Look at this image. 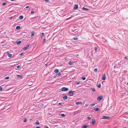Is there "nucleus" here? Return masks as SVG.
<instances>
[{
	"instance_id": "f257e3e1",
	"label": "nucleus",
	"mask_w": 128,
	"mask_h": 128,
	"mask_svg": "<svg viewBox=\"0 0 128 128\" xmlns=\"http://www.w3.org/2000/svg\"><path fill=\"white\" fill-rule=\"evenodd\" d=\"M66 44L67 46L69 47L70 48H72L73 46V44L69 41H67L66 42Z\"/></svg>"
},
{
	"instance_id": "f03ea898",
	"label": "nucleus",
	"mask_w": 128,
	"mask_h": 128,
	"mask_svg": "<svg viewBox=\"0 0 128 128\" xmlns=\"http://www.w3.org/2000/svg\"><path fill=\"white\" fill-rule=\"evenodd\" d=\"M68 88L66 87H62L61 89L60 90V91H67L68 90Z\"/></svg>"
},
{
	"instance_id": "7ed1b4c3",
	"label": "nucleus",
	"mask_w": 128,
	"mask_h": 128,
	"mask_svg": "<svg viewBox=\"0 0 128 128\" xmlns=\"http://www.w3.org/2000/svg\"><path fill=\"white\" fill-rule=\"evenodd\" d=\"M29 46V44H27L26 47L23 48L22 49V50H27V49L28 48Z\"/></svg>"
},
{
	"instance_id": "20e7f679",
	"label": "nucleus",
	"mask_w": 128,
	"mask_h": 128,
	"mask_svg": "<svg viewBox=\"0 0 128 128\" xmlns=\"http://www.w3.org/2000/svg\"><path fill=\"white\" fill-rule=\"evenodd\" d=\"M103 96H98V97L97 100L98 101H100L103 98Z\"/></svg>"
},
{
	"instance_id": "39448f33",
	"label": "nucleus",
	"mask_w": 128,
	"mask_h": 128,
	"mask_svg": "<svg viewBox=\"0 0 128 128\" xmlns=\"http://www.w3.org/2000/svg\"><path fill=\"white\" fill-rule=\"evenodd\" d=\"M106 74H104L102 76V80H105L106 78Z\"/></svg>"
},
{
	"instance_id": "423d86ee",
	"label": "nucleus",
	"mask_w": 128,
	"mask_h": 128,
	"mask_svg": "<svg viewBox=\"0 0 128 128\" xmlns=\"http://www.w3.org/2000/svg\"><path fill=\"white\" fill-rule=\"evenodd\" d=\"M73 91H70L68 92V94H69L71 96H73L74 95V93L73 92Z\"/></svg>"
},
{
	"instance_id": "0eeeda50",
	"label": "nucleus",
	"mask_w": 128,
	"mask_h": 128,
	"mask_svg": "<svg viewBox=\"0 0 128 128\" xmlns=\"http://www.w3.org/2000/svg\"><path fill=\"white\" fill-rule=\"evenodd\" d=\"M110 118V117L108 116H104L102 118L103 119H108Z\"/></svg>"
},
{
	"instance_id": "6e6552de",
	"label": "nucleus",
	"mask_w": 128,
	"mask_h": 128,
	"mask_svg": "<svg viewBox=\"0 0 128 128\" xmlns=\"http://www.w3.org/2000/svg\"><path fill=\"white\" fill-rule=\"evenodd\" d=\"M59 116H62V117H64L66 116V115L64 114H59L58 115Z\"/></svg>"
},
{
	"instance_id": "1a4fd4ad",
	"label": "nucleus",
	"mask_w": 128,
	"mask_h": 128,
	"mask_svg": "<svg viewBox=\"0 0 128 128\" xmlns=\"http://www.w3.org/2000/svg\"><path fill=\"white\" fill-rule=\"evenodd\" d=\"M78 8V5L77 4H75L74 6V9L75 10L77 9Z\"/></svg>"
},
{
	"instance_id": "9d476101",
	"label": "nucleus",
	"mask_w": 128,
	"mask_h": 128,
	"mask_svg": "<svg viewBox=\"0 0 128 128\" xmlns=\"http://www.w3.org/2000/svg\"><path fill=\"white\" fill-rule=\"evenodd\" d=\"M95 120L94 119L92 120V122L91 123L92 124V125H94L95 124Z\"/></svg>"
},
{
	"instance_id": "9b49d317",
	"label": "nucleus",
	"mask_w": 128,
	"mask_h": 128,
	"mask_svg": "<svg viewBox=\"0 0 128 128\" xmlns=\"http://www.w3.org/2000/svg\"><path fill=\"white\" fill-rule=\"evenodd\" d=\"M82 104V102H76V105H78V104Z\"/></svg>"
},
{
	"instance_id": "f8f14e48",
	"label": "nucleus",
	"mask_w": 128,
	"mask_h": 128,
	"mask_svg": "<svg viewBox=\"0 0 128 128\" xmlns=\"http://www.w3.org/2000/svg\"><path fill=\"white\" fill-rule=\"evenodd\" d=\"M17 76L18 78H22V76L21 75L17 74Z\"/></svg>"
},
{
	"instance_id": "ddd939ff",
	"label": "nucleus",
	"mask_w": 128,
	"mask_h": 128,
	"mask_svg": "<svg viewBox=\"0 0 128 128\" xmlns=\"http://www.w3.org/2000/svg\"><path fill=\"white\" fill-rule=\"evenodd\" d=\"M82 10L85 11L88 10H89V9L84 7H83L82 9Z\"/></svg>"
},
{
	"instance_id": "4468645a",
	"label": "nucleus",
	"mask_w": 128,
	"mask_h": 128,
	"mask_svg": "<svg viewBox=\"0 0 128 128\" xmlns=\"http://www.w3.org/2000/svg\"><path fill=\"white\" fill-rule=\"evenodd\" d=\"M21 43V41L20 40H17L16 41V43L18 44H20Z\"/></svg>"
},
{
	"instance_id": "2eb2a0df",
	"label": "nucleus",
	"mask_w": 128,
	"mask_h": 128,
	"mask_svg": "<svg viewBox=\"0 0 128 128\" xmlns=\"http://www.w3.org/2000/svg\"><path fill=\"white\" fill-rule=\"evenodd\" d=\"M61 75V74L60 73V72H59L58 73H56V76H60Z\"/></svg>"
},
{
	"instance_id": "dca6fc26",
	"label": "nucleus",
	"mask_w": 128,
	"mask_h": 128,
	"mask_svg": "<svg viewBox=\"0 0 128 128\" xmlns=\"http://www.w3.org/2000/svg\"><path fill=\"white\" fill-rule=\"evenodd\" d=\"M52 103L54 105H56V100H53L52 102Z\"/></svg>"
},
{
	"instance_id": "f3484780",
	"label": "nucleus",
	"mask_w": 128,
	"mask_h": 128,
	"mask_svg": "<svg viewBox=\"0 0 128 128\" xmlns=\"http://www.w3.org/2000/svg\"><path fill=\"white\" fill-rule=\"evenodd\" d=\"M99 110H100V109L99 108H95L94 109V110L96 111H98Z\"/></svg>"
},
{
	"instance_id": "a211bd4d",
	"label": "nucleus",
	"mask_w": 128,
	"mask_h": 128,
	"mask_svg": "<svg viewBox=\"0 0 128 128\" xmlns=\"http://www.w3.org/2000/svg\"><path fill=\"white\" fill-rule=\"evenodd\" d=\"M63 98L64 100L67 99L68 98V96L66 95L65 96L63 97Z\"/></svg>"
},
{
	"instance_id": "6ab92c4d",
	"label": "nucleus",
	"mask_w": 128,
	"mask_h": 128,
	"mask_svg": "<svg viewBox=\"0 0 128 128\" xmlns=\"http://www.w3.org/2000/svg\"><path fill=\"white\" fill-rule=\"evenodd\" d=\"M23 18V16H20L19 17V19L20 20H22Z\"/></svg>"
},
{
	"instance_id": "aec40b11",
	"label": "nucleus",
	"mask_w": 128,
	"mask_h": 128,
	"mask_svg": "<svg viewBox=\"0 0 128 128\" xmlns=\"http://www.w3.org/2000/svg\"><path fill=\"white\" fill-rule=\"evenodd\" d=\"M20 27L19 26H17L16 28V29L17 30H18L20 28Z\"/></svg>"
},
{
	"instance_id": "412c9836",
	"label": "nucleus",
	"mask_w": 128,
	"mask_h": 128,
	"mask_svg": "<svg viewBox=\"0 0 128 128\" xmlns=\"http://www.w3.org/2000/svg\"><path fill=\"white\" fill-rule=\"evenodd\" d=\"M7 55L10 58L12 56V54H8Z\"/></svg>"
},
{
	"instance_id": "4be33fe9",
	"label": "nucleus",
	"mask_w": 128,
	"mask_h": 128,
	"mask_svg": "<svg viewBox=\"0 0 128 128\" xmlns=\"http://www.w3.org/2000/svg\"><path fill=\"white\" fill-rule=\"evenodd\" d=\"M88 126V125L83 126H82V128H86Z\"/></svg>"
},
{
	"instance_id": "5701e85b",
	"label": "nucleus",
	"mask_w": 128,
	"mask_h": 128,
	"mask_svg": "<svg viewBox=\"0 0 128 128\" xmlns=\"http://www.w3.org/2000/svg\"><path fill=\"white\" fill-rule=\"evenodd\" d=\"M35 124H40V123H39L38 121V120H37Z\"/></svg>"
},
{
	"instance_id": "b1692460",
	"label": "nucleus",
	"mask_w": 128,
	"mask_h": 128,
	"mask_svg": "<svg viewBox=\"0 0 128 128\" xmlns=\"http://www.w3.org/2000/svg\"><path fill=\"white\" fill-rule=\"evenodd\" d=\"M34 32H32L30 36L32 37L33 36H34Z\"/></svg>"
},
{
	"instance_id": "393cba45",
	"label": "nucleus",
	"mask_w": 128,
	"mask_h": 128,
	"mask_svg": "<svg viewBox=\"0 0 128 128\" xmlns=\"http://www.w3.org/2000/svg\"><path fill=\"white\" fill-rule=\"evenodd\" d=\"M44 35V33L42 32V33L41 35L40 36L41 37H42V36H43Z\"/></svg>"
},
{
	"instance_id": "a878e982",
	"label": "nucleus",
	"mask_w": 128,
	"mask_h": 128,
	"mask_svg": "<svg viewBox=\"0 0 128 128\" xmlns=\"http://www.w3.org/2000/svg\"><path fill=\"white\" fill-rule=\"evenodd\" d=\"M46 41V39L45 38L43 40V44H45V43Z\"/></svg>"
},
{
	"instance_id": "bb28decb",
	"label": "nucleus",
	"mask_w": 128,
	"mask_h": 128,
	"mask_svg": "<svg viewBox=\"0 0 128 128\" xmlns=\"http://www.w3.org/2000/svg\"><path fill=\"white\" fill-rule=\"evenodd\" d=\"M99 88H101V84H98L97 86Z\"/></svg>"
},
{
	"instance_id": "cd10ccee",
	"label": "nucleus",
	"mask_w": 128,
	"mask_h": 128,
	"mask_svg": "<svg viewBox=\"0 0 128 128\" xmlns=\"http://www.w3.org/2000/svg\"><path fill=\"white\" fill-rule=\"evenodd\" d=\"M98 70V69L97 68H96L94 70V71L96 72Z\"/></svg>"
},
{
	"instance_id": "c85d7f7f",
	"label": "nucleus",
	"mask_w": 128,
	"mask_h": 128,
	"mask_svg": "<svg viewBox=\"0 0 128 128\" xmlns=\"http://www.w3.org/2000/svg\"><path fill=\"white\" fill-rule=\"evenodd\" d=\"M73 39L74 40H77L78 39V38L77 37H74V38Z\"/></svg>"
},
{
	"instance_id": "c756f323",
	"label": "nucleus",
	"mask_w": 128,
	"mask_h": 128,
	"mask_svg": "<svg viewBox=\"0 0 128 128\" xmlns=\"http://www.w3.org/2000/svg\"><path fill=\"white\" fill-rule=\"evenodd\" d=\"M26 121H27V119H26V118H24V120H23L24 122H26Z\"/></svg>"
},
{
	"instance_id": "7c9ffc66",
	"label": "nucleus",
	"mask_w": 128,
	"mask_h": 128,
	"mask_svg": "<svg viewBox=\"0 0 128 128\" xmlns=\"http://www.w3.org/2000/svg\"><path fill=\"white\" fill-rule=\"evenodd\" d=\"M73 63L72 62H69V64L70 65H72L73 64Z\"/></svg>"
},
{
	"instance_id": "2f4dec72",
	"label": "nucleus",
	"mask_w": 128,
	"mask_h": 128,
	"mask_svg": "<svg viewBox=\"0 0 128 128\" xmlns=\"http://www.w3.org/2000/svg\"><path fill=\"white\" fill-rule=\"evenodd\" d=\"M95 105V104H92L90 105V106L92 107V106H94Z\"/></svg>"
},
{
	"instance_id": "473e14b6",
	"label": "nucleus",
	"mask_w": 128,
	"mask_h": 128,
	"mask_svg": "<svg viewBox=\"0 0 128 128\" xmlns=\"http://www.w3.org/2000/svg\"><path fill=\"white\" fill-rule=\"evenodd\" d=\"M91 90L94 92L95 91V89L94 88H92Z\"/></svg>"
},
{
	"instance_id": "72a5a7b5",
	"label": "nucleus",
	"mask_w": 128,
	"mask_h": 128,
	"mask_svg": "<svg viewBox=\"0 0 128 128\" xmlns=\"http://www.w3.org/2000/svg\"><path fill=\"white\" fill-rule=\"evenodd\" d=\"M80 82H76V84L77 85H78L80 83Z\"/></svg>"
},
{
	"instance_id": "f704fd0d",
	"label": "nucleus",
	"mask_w": 128,
	"mask_h": 128,
	"mask_svg": "<svg viewBox=\"0 0 128 128\" xmlns=\"http://www.w3.org/2000/svg\"><path fill=\"white\" fill-rule=\"evenodd\" d=\"M15 16H14V17L12 16H11L10 17V20H11L12 19V18H14V17Z\"/></svg>"
},
{
	"instance_id": "c9c22d12",
	"label": "nucleus",
	"mask_w": 128,
	"mask_h": 128,
	"mask_svg": "<svg viewBox=\"0 0 128 128\" xmlns=\"http://www.w3.org/2000/svg\"><path fill=\"white\" fill-rule=\"evenodd\" d=\"M9 79V77H8V76L6 77L5 78V79L6 80H8V79Z\"/></svg>"
},
{
	"instance_id": "e433bc0d",
	"label": "nucleus",
	"mask_w": 128,
	"mask_h": 128,
	"mask_svg": "<svg viewBox=\"0 0 128 128\" xmlns=\"http://www.w3.org/2000/svg\"><path fill=\"white\" fill-rule=\"evenodd\" d=\"M6 4V3L5 2H4L2 3V5L3 6H4Z\"/></svg>"
},
{
	"instance_id": "4c0bfd02",
	"label": "nucleus",
	"mask_w": 128,
	"mask_h": 128,
	"mask_svg": "<svg viewBox=\"0 0 128 128\" xmlns=\"http://www.w3.org/2000/svg\"><path fill=\"white\" fill-rule=\"evenodd\" d=\"M82 79L84 80L86 79V78L85 77H84L82 78Z\"/></svg>"
},
{
	"instance_id": "58836bf2",
	"label": "nucleus",
	"mask_w": 128,
	"mask_h": 128,
	"mask_svg": "<svg viewBox=\"0 0 128 128\" xmlns=\"http://www.w3.org/2000/svg\"><path fill=\"white\" fill-rule=\"evenodd\" d=\"M20 67V66H17L16 67V68H19Z\"/></svg>"
},
{
	"instance_id": "ea45409f",
	"label": "nucleus",
	"mask_w": 128,
	"mask_h": 128,
	"mask_svg": "<svg viewBox=\"0 0 128 128\" xmlns=\"http://www.w3.org/2000/svg\"><path fill=\"white\" fill-rule=\"evenodd\" d=\"M30 13L32 14H33L34 13V11L33 10H32L30 12Z\"/></svg>"
},
{
	"instance_id": "a19ab883",
	"label": "nucleus",
	"mask_w": 128,
	"mask_h": 128,
	"mask_svg": "<svg viewBox=\"0 0 128 128\" xmlns=\"http://www.w3.org/2000/svg\"><path fill=\"white\" fill-rule=\"evenodd\" d=\"M2 88L1 87H0V91H1L2 90Z\"/></svg>"
},
{
	"instance_id": "79ce46f5",
	"label": "nucleus",
	"mask_w": 128,
	"mask_h": 128,
	"mask_svg": "<svg viewBox=\"0 0 128 128\" xmlns=\"http://www.w3.org/2000/svg\"><path fill=\"white\" fill-rule=\"evenodd\" d=\"M87 118L88 120H90V118L89 117H87Z\"/></svg>"
},
{
	"instance_id": "37998d69",
	"label": "nucleus",
	"mask_w": 128,
	"mask_h": 128,
	"mask_svg": "<svg viewBox=\"0 0 128 128\" xmlns=\"http://www.w3.org/2000/svg\"><path fill=\"white\" fill-rule=\"evenodd\" d=\"M124 58L126 59L127 60H128V58L126 56H125V57H124Z\"/></svg>"
},
{
	"instance_id": "c03bdc74",
	"label": "nucleus",
	"mask_w": 128,
	"mask_h": 128,
	"mask_svg": "<svg viewBox=\"0 0 128 128\" xmlns=\"http://www.w3.org/2000/svg\"><path fill=\"white\" fill-rule=\"evenodd\" d=\"M59 72V70H58L56 69V73H58Z\"/></svg>"
},
{
	"instance_id": "a18cd8bd",
	"label": "nucleus",
	"mask_w": 128,
	"mask_h": 128,
	"mask_svg": "<svg viewBox=\"0 0 128 128\" xmlns=\"http://www.w3.org/2000/svg\"><path fill=\"white\" fill-rule=\"evenodd\" d=\"M72 17V16L68 18H67V19H66V20H68L70 18Z\"/></svg>"
},
{
	"instance_id": "49530a36",
	"label": "nucleus",
	"mask_w": 128,
	"mask_h": 128,
	"mask_svg": "<svg viewBox=\"0 0 128 128\" xmlns=\"http://www.w3.org/2000/svg\"><path fill=\"white\" fill-rule=\"evenodd\" d=\"M23 54H24L23 53H22L20 54V56H22V55H23Z\"/></svg>"
},
{
	"instance_id": "de8ad7c7",
	"label": "nucleus",
	"mask_w": 128,
	"mask_h": 128,
	"mask_svg": "<svg viewBox=\"0 0 128 128\" xmlns=\"http://www.w3.org/2000/svg\"><path fill=\"white\" fill-rule=\"evenodd\" d=\"M97 47H96L95 48V50L96 51L97 50Z\"/></svg>"
},
{
	"instance_id": "09e8293b",
	"label": "nucleus",
	"mask_w": 128,
	"mask_h": 128,
	"mask_svg": "<svg viewBox=\"0 0 128 128\" xmlns=\"http://www.w3.org/2000/svg\"><path fill=\"white\" fill-rule=\"evenodd\" d=\"M62 103L61 102L59 103L58 104V105H62Z\"/></svg>"
},
{
	"instance_id": "8fccbe9b",
	"label": "nucleus",
	"mask_w": 128,
	"mask_h": 128,
	"mask_svg": "<svg viewBox=\"0 0 128 128\" xmlns=\"http://www.w3.org/2000/svg\"><path fill=\"white\" fill-rule=\"evenodd\" d=\"M33 128H41L39 126H37L36 128H34V127Z\"/></svg>"
},
{
	"instance_id": "3c124183",
	"label": "nucleus",
	"mask_w": 128,
	"mask_h": 128,
	"mask_svg": "<svg viewBox=\"0 0 128 128\" xmlns=\"http://www.w3.org/2000/svg\"><path fill=\"white\" fill-rule=\"evenodd\" d=\"M49 0H45V1L46 2H48Z\"/></svg>"
},
{
	"instance_id": "603ef678",
	"label": "nucleus",
	"mask_w": 128,
	"mask_h": 128,
	"mask_svg": "<svg viewBox=\"0 0 128 128\" xmlns=\"http://www.w3.org/2000/svg\"><path fill=\"white\" fill-rule=\"evenodd\" d=\"M10 53V52H9L8 51H7V52L6 53H7V54H9Z\"/></svg>"
},
{
	"instance_id": "864d4df0",
	"label": "nucleus",
	"mask_w": 128,
	"mask_h": 128,
	"mask_svg": "<svg viewBox=\"0 0 128 128\" xmlns=\"http://www.w3.org/2000/svg\"><path fill=\"white\" fill-rule=\"evenodd\" d=\"M54 72L55 73H56V69H55L54 70Z\"/></svg>"
},
{
	"instance_id": "5fc2aeb1",
	"label": "nucleus",
	"mask_w": 128,
	"mask_h": 128,
	"mask_svg": "<svg viewBox=\"0 0 128 128\" xmlns=\"http://www.w3.org/2000/svg\"><path fill=\"white\" fill-rule=\"evenodd\" d=\"M48 128V126H45V128Z\"/></svg>"
},
{
	"instance_id": "6e6d98bb",
	"label": "nucleus",
	"mask_w": 128,
	"mask_h": 128,
	"mask_svg": "<svg viewBox=\"0 0 128 128\" xmlns=\"http://www.w3.org/2000/svg\"><path fill=\"white\" fill-rule=\"evenodd\" d=\"M29 8V6H27L26 7V8Z\"/></svg>"
},
{
	"instance_id": "4d7b16f0",
	"label": "nucleus",
	"mask_w": 128,
	"mask_h": 128,
	"mask_svg": "<svg viewBox=\"0 0 128 128\" xmlns=\"http://www.w3.org/2000/svg\"><path fill=\"white\" fill-rule=\"evenodd\" d=\"M55 46H52V48H55Z\"/></svg>"
},
{
	"instance_id": "13d9d810",
	"label": "nucleus",
	"mask_w": 128,
	"mask_h": 128,
	"mask_svg": "<svg viewBox=\"0 0 128 128\" xmlns=\"http://www.w3.org/2000/svg\"><path fill=\"white\" fill-rule=\"evenodd\" d=\"M54 78H56V76H54Z\"/></svg>"
},
{
	"instance_id": "bf43d9fd",
	"label": "nucleus",
	"mask_w": 128,
	"mask_h": 128,
	"mask_svg": "<svg viewBox=\"0 0 128 128\" xmlns=\"http://www.w3.org/2000/svg\"><path fill=\"white\" fill-rule=\"evenodd\" d=\"M10 0L12 1H14V0Z\"/></svg>"
},
{
	"instance_id": "052dcab7",
	"label": "nucleus",
	"mask_w": 128,
	"mask_h": 128,
	"mask_svg": "<svg viewBox=\"0 0 128 128\" xmlns=\"http://www.w3.org/2000/svg\"><path fill=\"white\" fill-rule=\"evenodd\" d=\"M118 64V65H120V64L119 63Z\"/></svg>"
},
{
	"instance_id": "680f3d73",
	"label": "nucleus",
	"mask_w": 128,
	"mask_h": 128,
	"mask_svg": "<svg viewBox=\"0 0 128 128\" xmlns=\"http://www.w3.org/2000/svg\"><path fill=\"white\" fill-rule=\"evenodd\" d=\"M127 84L128 85V82H127Z\"/></svg>"
}]
</instances>
